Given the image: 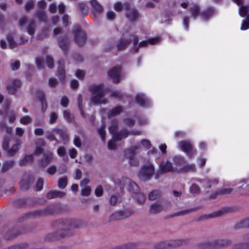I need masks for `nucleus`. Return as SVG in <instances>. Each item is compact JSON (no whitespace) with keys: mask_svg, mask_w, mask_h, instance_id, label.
Wrapping results in <instances>:
<instances>
[{"mask_svg":"<svg viewBox=\"0 0 249 249\" xmlns=\"http://www.w3.org/2000/svg\"><path fill=\"white\" fill-rule=\"evenodd\" d=\"M58 224L62 228L56 232L57 239L71 237L75 234L76 229L84 226L81 220L73 218L59 220Z\"/></svg>","mask_w":249,"mask_h":249,"instance_id":"nucleus-1","label":"nucleus"},{"mask_svg":"<svg viewBox=\"0 0 249 249\" xmlns=\"http://www.w3.org/2000/svg\"><path fill=\"white\" fill-rule=\"evenodd\" d=\"M160 40V37H155L149 39L147 41H141L138 44L139 39L137 36L131 35L128 39H122L117 44L118 50H122L126 48V47L133 41V45L135 49V51L137 52L140 47H145L149 43L151 45H154L159 43Z\"/></svg>","mask_w":249,"mask_h":249,"instance_id":"nucleus-2","label":"nucleus"},{"mask_svg":"<svg viewBox=\"0 0 249 249\" xmlns=\"http://www.w3.org/2000/svg\"><path fill=\"white\" fill-rule=\"evenodd\" d=\"M89 90L91 93L90 100L92 102L95 104H106L107 100L104 98L105 94L103 85H91Z\"/></svg>","mask_w":249,"mask_h":249,"instance_id":"nucleus-3","label":"nucleus"},{"mask_svg":"<svg viewBox=\"0 0 249 249\" xmlns=\"http://www.w3.org/2000/svg\"><path fill=\"white\" fill-rule=\"evenodd\" d=\"M115 184L119 186L122 193H123L124 187H126L128 191L131 193L137 194L139 192L138 186L130 178H127L122 177L117 179L115 181Z\"/></svg>","mask_w":249,"mask_h":249,"instance_id":"nucleus-4","label":"nucleus"},{"mask_svg":"<svg viewBox=\"0 0 249 249\" xmlns=\"http://www.w3.org/2000/svg\"><path fill=\"white\" fill-rule=\"evenodd\" d=\"M155 173V169L153 165L148 163L142 166L139 173L140 179L143 180H149Z\"/></svg>","mask_w":249,"mask_h":249,"instance_id":"nucleus-5","label":"nucleus"},{"mask_svg":"<svg viewBox=\"0 0 249 249\" xmlns=\"http://www.w3.org/2000/svg\"><path fill=\"white\" fill-rule=\"evenodd\" d=\"M73 33L75 35V41L79 46H83L87 39L86 35L84 31L81 30V27L79 25L74 26Z\"/></svg>","mask_w":249,"mask_h":249,"instance_id":"nucleus-6","label":"nucleus"},{"mask_svg":"<svg viewBox=\"0 0 249 249\" xmlns=\"http://www.w3.org/2000/svg\"><path fill=\"white\" fill-rule=\"evenodd\" d=\"M180 149L184 152L189 157H192L196 152L193 147L192 144L189 141H182L178 142Z\"/></svg>","mask_w":249,"mask_h":249,"instance_id":"nucleus-7","label":"nucleus"},{"mask_svg":"<svg viewBox=\"0 0 249 249\" xmlns=\"http://www.w3.org/2000/svg\"><path fill=\"white\" fill-rule=\"evenodd\" d=\"M20 86V81L18 79H10L6 82L7 89L8 92L11 94H14Z\"/></svg>","mask_w":249,"mask_h":249,"instance_id":"nucleus-8","label":"nucleus"},{"mask_svg":"<svg viewBox=\"0 0 249 249\" xmlns=\"http://www.w3.org/2000/svg\"><path fill=\"white\" fill-rule=\"evenodd\" d=\"M117 124H113L109 127V131L112 134L113 139L116 141L120 140L123 138H125L128 135L127 131L117 132L116 131Z\"/></svg>","mask_w":249,"mask_h":249,"instance_id":"nucleus-9","label":"nucleus"},{"mask_svg":"<svg viewBox=\"0 0 249 249\" xmlns=\"http://www.w3.org/2000/svg\"><path fill=\"white\" fill-rule=\"evenodd\" d=\"M134 212L129 209L117 212L111 216V219L112 220H119L126 218L133 214Z\"/></svg>","mask_w":249,"mask_h":249,"instance_id":"nucleus-10","label":"nucleus"},{"mask_svg":"<svg viewBox=\"0 0 249 249\" xmlns=\"http://www.w3.org/2000/svg\"><path fill=\"white\" fill-rule=\"evenodd\" d=\"M120 72L121 68L120 67H114L108 71V74L113 82L117 84L120 81Z\"/></svg>","mask_w":249,"mask_h":249,"instance_id":"nucleus-11","label":"nucleus"},{"mask_svg":"<svg viewBox=\"0 0 249 249\" xmlns=\"http://www.w3.org/2000/svg\"><path fill=\"white\" fill-rule=\"evenodd\" d=\"M125 157L129 159V163L133 166L138 165L139 162L135 159L136 153L128 149L125 152Z\"/></svg>","mask_w":249,"mask_h":249,"instance_id":"nucleus-12","label":"nucleus"},{"mask_svg":"<svg viewBox=\"0 0 249 249\" xmlns=\"http://www.w3.org/2000/svg\"><path fill=\"white\" fill-rule=\"evenodd\" d=\"M135 100L138 104L143 107L148 106L150 103L149 100L142 93L137 94L135 96Z\"/></svg>","mask_w":249,"mask_h":249,"instance_id":"nucleus-13","label":"nucleus"},{"mask_svg":"<svg viewBox=\"0 0 249 249\" xmlns=\"http://www.w3.org/2000/svg\"><path fill=\"white\" fill-rule=\"evenodd\" d=\"M159 167V172L161 174L171 172L173 169L172 163L169 161L160 164Z\"/></svg>","mask_w":249,"mask_h":249,"instance_id":"nucleus-14","label":"nucleus"},{"mask_svg":"<svg viewBox=\"0 0 249 249\" xmlns=\"http://www.w3.org/2000/svg\"><path fill=\"white\" fill-rule=\"evenodd\" d=\"M231 242L228 240H215L209 244V247L217 248L219 247H225L230 244Z\"/></svg>","mask_w":249,"mask_h":249,"instance_id":"nucleus-15","label":"nucleus"},{"mask_svg":"<svg viewBox=\"0 0 249 249\" xmlns=\"http://www.w3.org/2000/svg\"><path fill=\"white\" fill-rule=\"evenodd\" d=\"M126 14V17L130 21H134L139 17V13L135 9H130V7Z\"/></svg>","mask_w":249,"mask_h":249,"instance_id":"nucleus-16","label":"nucleus"},{"mask_svg":"<svg viewBox=\"0 0 249 249\" xmlns=\"http://www.w3.org/2000/svg\"><path fill=\"white\" fill-rule=\"evenodd\" d=\"M66 193L59 191H52L48 193L47 197L48 199H52L56 197H63L65 196Z\"/></svg>","mask_w":249,"mask_h":249,"instance_id":"nucleus-17","label":"nucleus"},{"mask_svg":"<svg viewBox=\"0 0 249 249\" xmlns=\"http://www.w3.org/2000/svg\"><path fill=\"white\" fill-rule=\"evenodd\" d=\"M130 7V5L128 3L122 4L120 1H117L114 4V9L117 12H120L123 9L128 10Z\"/></svg>","mask_w":249,"mask_h":249,"instance_id":"nucleus-18","label":"nucleus"},{"mask_svg":"<svg viewBox=\"0 0 249 249\" xmlns=\"http://www.w3.org/2000/svg\"><path fill=\"white\" fill-rule=\"evenodd\" d=\"M230 211H231V209L230 208H223L222 210H221L220 211L215 212L214 213H213V215L212 216H210V215L208 216L206 215H203L200 217L199 220H200L202 219H207V218H208L211 217L219 216L223 213H228Z\"/></svg>","mask_w":249,"mask_h":249,"instance_id":"nucleus-19","label":"nucleus"},{"mask_svg":"<svg viewBox=\"0 0 249 249\" xmlns=\"http://www.w3.org/2000/svg\"><path fill=\"white\" fill-rule=\"evenodd\" d=\"M189 11L192 15V16L196 19L199 14L200 13V7L198 4H195L192 5L189 8Z\"/></svg>","mask_w":249,"mask_h":249,"instance_id":"nucleus-20","label":"nucleus"},{"mask_svg":"<svg viewBox=\"0 0 249 249\" xmlns=\"http://www.w3.org/2000/svg\"><path fill=\"white\" fill-rule=\"evenodd\" d=\"M53 159V154L52 152L48 151L44 154V158L42 160V164L44 166H46Z\"/></svg>","mask_w":249,"mask_h":249,"instance_id":"nucleus-21","label":"nucleus"},{"mask_svg":"<svg viewBox=\"0 0 249 249\" xmlns=\"http://www.w3.org/2000/svg\"><path fill=\"white\" fill-rule=\"evenodd\" d=\"M58 64L59 67L57 75L60 80L63 81L65 79V72L64 70V63L63 62L59 61Z\"/></svg>","mask_w":249,"mask_h":249,"instance_id":"nucleus-22","label":"nucleus"},{"mask_svg":"<svg viewBox=\"0 0 249 249\" xmlns=\"http://www.w3.org/2000/svg\"><path fill=\"white\" fill-rule=\"evenodd\" d=\"M163 209V208L161 205L158 203H155L151 205L150 212L153 214H156L162 211Z\"/></svg>","mask_w":249,"mask_h":249,"instance_id":"nucleus-23","label":"nucleus"},{"mask_svg":"<svg viewBox=\"0 0 249 249\" xmlns=\"http://www.w3.org/2000/svg\"><path fill=\"white\" fill-rule=\"evenodd\" d=\"M94 9V12L98 14H101L103 11V7L95 0H92L90 2Z\"/></svg>","mask_w":249,"mask_h":249,"instance_id":"nucleus-24","label":"nucleus"},{"mask_svg":"<svg viewBox=\"0 0 249 249\" xmlns=\"http://www.w3.org/2000/svg\"><path fill=\"white\" fill-rule=\"evenodd\" d=\"M196 170L195 164L186 165L180 169V171L182 173H187L189 172H196Z\"/></svg>","mask_w":249,"mask_h":249,"instance_id":"nucleus-25","label":"nucleus"},{"mask_svg":"<svg viewBox=\"0 0 249 249\" xmlns=\"http://www.w3.org/2000/svg\"><path fill=\"white\" fill-rule=\"evenodd\" d=\"M7 115H8V119L9 123H12L16 120V117L18 116V113L17 112L12 110L10 111V112L8 114L7 110L6 109L5 110V114L4 115V119L6 118Z\"/></svg>","mask_w":249,"mask_h":249,"instance_id":"nucleus-26","label":"nucleus"},{"mask_svg":"<svg viewBox=\"0 0 249 249\" xmlns=\"http://www.w3.org/2000/svg\"><path fill=\"white\" fill-rule=\"evenodd\" d=\"M36 24L35 21L30 20L27 22V31L30 35L34 34L35 32Z\"/></svg>","mask_w":249,"mask_h":249,"instance_id":"nucleus-27","label":"nucleus"},{"mask_svg":"<svg viewBox=\"0 0 249 249\" xmlns=\"http://www.w3.org/2000/svg\"><path fill=\"white\" fill-rule=\"evenodd\" d=\"M38 98L41 103L42 111L45 112L47 108V104L45 100V94L43 92L40 91L38 93Z\"/></svg>","mask_w":249,"mask_h":249,"instance_id":"nucleus-28","label":"nucleus"},{"mask_svg":"<svg viewBox=\"0 0 249 249\" xmlns=\"http://www.w3.org/2000/svg\"><path fill=\"white\" fill-rule=\"evenodd\" d=\"M214 11L213 9L210 8L207 9L206 10L203 11L201 13V16L202 17L203 19L205 20L212 16L214 14Z\"/></svg>","mask_w":249,"mask_h":249,"instance_id":"nucleus-29","label":"nucleus"},{"mask_svg":"<svg viewBox=\"0 0 249 249\" xmlns=\"http://www.w3.org/2000/svg\"><path fill=\"white\" fill-rule=\"evenodd\" d=\"M69 43V40L67 37L62 38L58 42L59 47L64 51L67 49Z\"/></svg>","mask_w":249,"mask_h":249,"instance_id":"nucleus-30","label":"nucleus"},{"mask_svg":"<svg viewBox=\"0 0 249 249\" xmlns=\"http://www.w3.org/2000/svg\"><path fill=\"white\" fill-rule=\"evenodd\" d=\"M33 159L34 157L32 155H26L24 158L21 160L19 164L21 166H25L27 163L32 162Z\"/></svg>","mask_w":249,"mask_h":249,"instance_id":"nucleus-31","label":"nucleus"},{"mask_svg":"<svg viewBox=\"0 0 249 249\" xmlns=\"http://www.w3.org/2000/svg\"><path fill=\"white\" fill-rule=\"evenodd\" d=\"M161 196V192L159 190H154L151 192L148 196V198L150 200H155L159 198Z\"/></svg>","mask_w":249,"mask_h":249,"instance_id":"nucleus-32","label":"nucleus"},{"mask_svg":"<svg viewBox=\"0 0 249 249\" xmlns=\"http://www.w3.org/2000/svg\"><path fill=\"white\" fill-rule=\"evenodd\" d=\"M14 165V161L13 160H9L5 162L2 167V171L5 172L10 169H11Z\"/></svg>","mask_w":249,"mask_h":249,"instance_id":"nucleus-33","label":"nucleus"},{"mask_svg":"<svg viewBox=\"0 0 249 249\" xmlns=\"http://www.w3.org/2000/svg\"><path fill=\"white\" fill-rule=\"evenodd\" d=\"M218 180L216 179H213L210 181L209 179H205L203 181L204 183V186L205 188H210L212 185H216L218 183Z\"/></svg>","mask_w":249,"mask_h":249,"instance_id":"nucleus-34","label":"nucleus"},{"mask_svg":"<svg viewBox=\"0 0 249 249\" xmlns=\"http://www.w3.org/2000/svg\"><path fill=\"white\" fill-rule=\"evenodd\" d=\"M123 109L122 107L120 106H118L115 107V108L111 109L109 112H108V116H116L118 114H119L121 112H122Z\"/></svg>","mask_w":249,"mask_h":249,"instance_id":"nucleus-35","label":"nucleus"},{"mask_svg":"<svg viewBox=\"0 0 249 249\" xmlns=\"http://www.w3.org/2000/svg\"><path fill=\"white\" fill-rule=\"evenodd\" d=\"M54 131L56 134L59 135L64 140H66L68 138V135L65 131L58 128H54Z\"/></svg>","mask_w":249,"mask_h":249,"instance_id":"nucleus-36","label":"nucleus"},{"mask_svg":"<svg viewBox=\"0 0 249 249\" xmlns=\"http://www.w3.org/2000/svg\"><path fill=\"white\" fill-rule=\"evenodd\" d=\"M240 15L244 17L247 15L249 16V6H242L239 8V10Z\"/></svg>","mask_w":249,"mask_h":249,"instance_id":"nucleus-37","label":"nucleus"},{"mask_svg":"<svg viewBox=\"0 0 249 249\" xmlns=\"http://www.w3.org/2000/svg\"><path fill=\"white\" fill-rule=\"evenodd\" d=\"M184 241L181 239H176L170 241L168 244V246L172 247H176L182 245Z\"/></svg>","mask_w":249,"mask_h":249,"instance_id":"nucleus-38","label":"nucleus"},{"mask_svg":"<svg viewBox=\"0 0 249 249\" xmlns=\"http://www.w3.org/2000/svg\"><path fill=\"white\" fill-rule=\"evenodd\" d=\"M68 184V179L66 177L59 178L58 180V186L60 189H64Z\"/></svg>","mask_w":249,"mask_h":249,"instance_id":"nucleus-39","label":"nucleus"},{"mask_svg":"<svg viewBox=\"0 0 249 249\" xmlns=\"http://www.w3.org/2000/svg\"><path fill=\"white\" fill-rule=\"evenodd\" d=\"M19 143H17L13 145L11 149H9L6 151L9 156L14 155L18 151L19 149Z\"/></svg>","mask_w":249,"mask_h":249,"instance_id":"nucleus-40","label":"nucleus"},{"mask_svg":"<svg viewBox=\"0 0 249 249\" xmlns=\"http://www.w3.org/2000/svg\"><path fill=\"white\" fill-rule=\"evenodd\" d=\"M82 102H83V100H82V95H81V94H79L78 95V98H77V104H78L79 109L81 112L82 116L85 118V116L83 109Z\"/></svg>","mask_w":249,"mask_h":249,"instance_id":"nucleus-41","label":"nucleus"},{"mask_svg":"<svg viewBox=\"0 0 249 249\" xmlns=\"http://www.w3.org/2000/svg\"><path fill=\"white\" fill-rule=\"evenodd\" d=\"M36 16L40 20L42 21H47V16L42 10L37 11L36 13Z\"/></svg>","mask_w":249,"mask_h":249,"instance_id":"nucleus-42","label":"nucleus"},{"mask_svg":"<svg viewBox=\"0 0 249 249\" xmlns=\"http://www.w3.org/2000/svg\"><path fill=\"white\" fill-rule=\"evenodd\" d=\"M55 134L54 129L52 131H47L46 132V138L50 141H57V139L54 136Z\"/></svg>","mask_w":249,"mask_h":249,"instance_id":"nucleus-43","label":"nucleus"},{"mask_svg":"<svg viewBox=\"0 0 249 249\" xmlns=\"http://www.w3.org/2000/svg\"><path fill=\"white\" fill-rule=\"evenodd\" d=\"M11 138L10 136H5L3 138L2 142V148L5 151H7L9 148V143L10 141Z\"/></svg>","mask_w":249,"mask_h":249,"instance_id":"nucleus-44","label":"nucleus"},{"mask_svg":"<svg viewBox=\"0 0 249 249\" xmlns=\"http://www.w3.org/2000/svg\"><path fill=\"white\" fill-rule=\"evenodd\" d=\"M238 228H249V218L242 220L238 223Z\"/></svg>","mask_w":249,"mask_h":249,"instance_id":"nucleus-45","label":"nucleus"},{"mask_svg":"<svg viewBox=\"0 0 249 249\" xmlns=\"http://www.w3.org/2000/svg\"><path fill=\"white\" fill-rule=\"evenodd\" d=\"M58 119V114L54 112H52L49 114V123L53 124L56 122Z\"/></svg>","mask_w":249,"mask_h":249,"instance_id":"nucleus-46","label":"nucleus"},{"mask_svg":"<svg viewBox=\"0 0 249 249\" xmlns=\"http://www.w3.org/2000/svg\"><path fill=\"white\" fill-rule=\"evenodd\" d=\"M34 6L35 1L33 0H29L26 2L24 8L26 11H30L34 8Z\"/></svg>","mask_w":249,"mask_h":249,"instance_id":"nucleus-47","label":"nucleus"},{"mask_svg":"<svg viewBox=\"0 0 249 249\" xmlns=\"http://www.w3.org/2000/svg\"><path fill=\"white\" fill-rule=\"evenodd\" d=\"M63 116L66 121L69 123L73 121V118L72 115L68 110H64L63 111Z\"/></svg>","mask_w":249,"mask_h":249,"instance_id":"nucleus-48","label":"nucleus"},{"mask_svg":"<svg viewBox=\"0 0 249 249\" xmlns=\"http://www.w3.org/2000/svg\"><path fill=\"white\" fill-rule=\"evenodd\" d=\"M197 209L196 208H194L192 209H187L183 211H181L177 213L175 215L176 216L184 215L187 214L193 211H196Z\"/></svg>","mask_w":249,"mask_h":249,"instance_id":"nucleus-49","label":"nucleus"},{"mask_svg":"<svg viewBox=\"0 0 249 249\" xmlns=\"http://www.w3.org/2000/svg\"><path fill=\"white\" fill-rule=\"evenodd\" d=\"M136 199L137 202L140 204H142L145 202V196L143 194L139 193L136 194Z\"/></svg>","mask_w":249,"mask_h":249,"instance_id":"nucleus-50","label":"nucleus"},{"mask_svg":"<svg viewBox=\"0 0 249 249\" xmlns=\"http://www.w3.org/2000/svg\"><path fill=\"white\" fill-rule=\"evenodd\" d=\"M32 119L29 116H24L20 119V122L23 124L27 125L32 122Z\"/></svg>","mask_w":249,"mask_h":249,"instance_id":"nucleus-51","label":"nucleus"},{"mask_svg":"<svg viewBox=\"0 0 249 249\" xmlns=\"http://www.w3.org/2000/svg\"><path fill=\"white\" fill-rule=\"evenodd\" d=\"M105 129V125H102L98 129V133L100 135L103 141H105L106 140V131Z\"/></svg>","mask_w":249,"mask_h":249,"instance_id":"nucleus-52","label":"nucleus"},{"mask_svg":"<svg viewBox=\"0 0 249 249\" xmlns=\"http://www.w3.org/2000/svg\"><path fill=\"white\" fill-rule=\"evenodd\" d=\"M135 246V244L134 243H128L117 247L112 249H132Z\"/></svg>","mask_w":249,"mask_h":249,"instance_id":"nucleus-53","label":"nucleus"},{"mask_svg":"<svg viewBox=\"0 0 249 249\" xmlns=\"http://www.w3.org/2000/svg\"><path fill=\"white\" fill-rule=\"evenodd\" d=\"M91 193V188L90 186L84 187L81 190V194L83 196H89Z\"/></svg>","mask_w":249,"mask_h":249,"instance_id":"nucleus-54","label":"nucleus"},{"mask_svg":"<svg viewBox=\"0 0 249 249\" xmlns=\"http://www.w3.org/2000/svg\"><path fill=\"white\" fill-rule=\"evenodd\" d=\"M7 38V40L8 41L9 46L11 47V48H14L16 47H17L18 43L17 42H16L15 41H14V40L13 39V37L11 35H8Z\"/></svg>","mask_w":249,"mask_h":249,"instance_id":"nucleus-55","label":"nucleus"},{"mask_svg":"<svg viewBox=\"0 0 249 249\" xmlns=\"http://www.w3.org/2000/svg\"><path fill=\"white\" fill-rule=\"evenodd\" d=\"M174 161L178 165H182L185 163V159L181 156H176L175 157Z\"/></svg>","mask_w":249,"mask_h":249,"instance_id":"nucleus-56","label":"nucleus"},{"mask_svg":"<svg viewBox=\"0 0 249 249\" xmlns=\"http://www.w3.org/2000/svg\"><path fill=\"white\" fill-rule=\"evenodd\" d=\"M199 190L200 189L199 186L196 184H192L190 188V192L192 194H196L199 193Z\"/></svg>","mask_w":249,"mask_h":249,"instance_id":"nucleus-57","label":"nucleus"},{"mask_svg":"<svg viewBox=\"0 0 249 249\" xmlns=\"http://www.w3.org/2000/svg\"><path fill=\"white\" fill-rule=\"evenodd\" d=\"M20 185L22 189L27 190L30 187V184L26 180H23L20 182Z\"/></svg>","mask_w":249,"mask_h":249,"instance_id":"nucleus-58","label":"nucleus"},{"mask_svg":"<svg viewBox=\"0 0 249 249\" xmlns=\"http://www.w3.org/2000/svg\"><path fill=\"white\" fill-rule=\"evenodd\" d=\"M57 154L60 157H64L66 155V149L64 146H61L57 149Z\"/></svg>","mask_w":249,"mask_h":249,"instance_id":"nucleus-59","label":"nucleus"},{"mask_svg":"<svg viewBox=\"0 0 249 249\" xmlns=\"http://www.w3.org/2000/svg\"><path fill=\"white\" fill-rule=\"evenodd\" d=\"M46 61L49 68H52L53 67V60L52 57L50 56H47L46 58Z\"/></svg>","mask_w":249,"mask_h":249,"instance_id":"nucleus-60","label":"nucleus"},{"mask_svg":"<svg viewBox=\"0 0 249 249\" xmlns=\"http://www.w3.org/2000/svg\"><path fill=\"white\" fill-rule=\"evenodd\" d=\"M35 143L36 146L41 147L45 145L46 142L43 138H38L36 141Z\"/></svg>","mask_w":249,"mask_h":249,"instance_id":"nucleus-61","label":"nucleus"},{"mask_svg":"<svg viewBox=\"0 0 249 249\" xmlns=\"http://www.w3.org/2000/svg\"><path fill=\"white\" fill-rule=\"evenodd\" d=\"M20 67V62L19 61H15L11 64V68L12 71H16L19 69Z\"/></svg>","mask_w":249,"mask_h":249,"instance_id":"nucleus-62","label":"nucleus"},{"mask_svg":"<svg viewBox=\"0 0 249 249\" xmlns=\"http://www.w3.org/2000/svg\"><path fill=\"white\" fill-rule=\"evenodd\" d=\"M249 28V19L247 20H243L241 27V30H245Z\"/></svg>","mask_w":249,"mask_h":249,"instance_id":"nucleus-63","label":"nucleus"},{"mask_svg":"<svg viewBox=\"0 0 249 249\" xmlns=\"http://www.w3.org/2000/svg\"><path fill=\"white\" fill-rule=\"evenodd\" d=\"M58 84V82L55 78H51L49 80V85L52 88L55 87Z\"/></svg>","mask_w":249,"mask_h":249,"instance_id":"nucleus-64","label":"nucleus"}]
</instances>
